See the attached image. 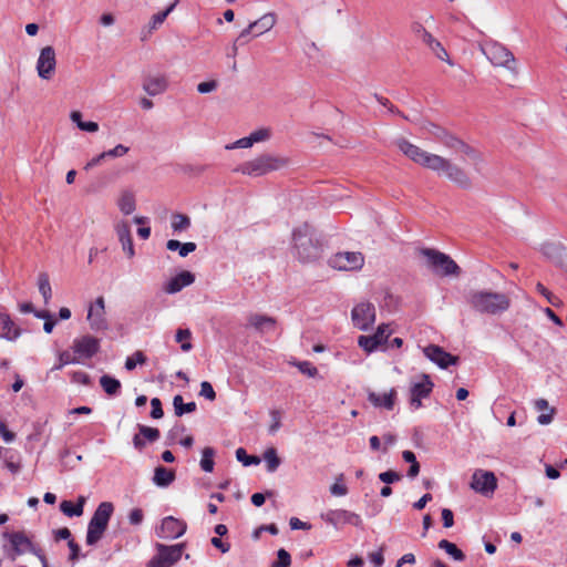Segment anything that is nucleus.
I'll use <instances>...</instances> for the list:
<instances>
[{
	"label": "nucleus",
	"instance_id": "f257e3e1",
	"mask_svg": "<svg viewBox=\"0 0 567 567\" xmlns=\"http://www.w3.org/2000/svg\"><path fill=\"white\" fill-rule=\"evenodd\" d=\"M465 299L470 308L480 315L501 316L511 307V299L506 293L488 289L470 290Z\"/></svg>",
	"mask_w": 567,
	"mask_h": 567
},
{
	"label": "nucleus",
	"instance_id": "f03ea898",
	"mask_svg": "<svg viewBox=\"0 0 567 567\" xmlns=\"http://www.w3.org/2000/svg\"><path fill=\"white\" fill-rule=\"evenodd\" d=\"M322 248L315 236V229L308 223L292 230V254L303 264L313 262L321 256Z\"/></svg>",
	"mask_w": 567,
	"mask_h": 567
},
{
	"label": "nucleus",
	"instance_id": "7ed1b4c3",
	"mask_svg": "<svg viewBox=\"0 0 567 567\" xmlns=\"http://www.w3.org/2000/svg\"><path fill=\"white\" fill-rule=\"evenodd\" d=\"M289 163V158L285 156L264 153L250 161L244 162L235 168V172L250 177H260L271 172L282 169L287 167Z\"/></svg>",
	"mask_w": 567,
	"mask_h": 567
},
{
	"label": "nucleus",
	"instance_id": "20e7f679",
	"mask_svg": "<svg viewBox=\"0 0 567 567\" xmlns=\"http://www.w3.org/2000/svg\"><path fill=\"white\" fill-rule=\"evenodd\" d=\"M114 507L110 502L101 503L87 525L86 544L94 546L104 535Z\"/></svg>",
	"mask_w": 567,
	"mask_h": 567
},
{
	"label": "nucleus",
	"instance_id": "39448f33",
	"mask_svg": "<svg viewBox=\"0 0 567 567\" xmlns=\"http://www.w3.org/2000/svg\"><path fill=\"white\" fill-rule=\"evenodd\" d=\"M482 53L494 66L506 68L516 73V61L514 54L502 43L488 41L481 45Z\"/></svg>",
	"mask_w": 567,
	"mask_h": 567
},
{
	"label": "nucleus",
	"instance_id": "423d86ee",
	"mask_svg": "<svg viewBox=\"0 0 567 567\" xmlns=\"http://www.w3.org/2000/svg\"><path fill=\"white\" fill-rule=\"evenodd\" d=\"M420 254L426 259L427 266L441 276H458L461 274L458 265L441 251L423 248Z\"/></svg>",
	"mask_w": 567,
	"mask_h": 567
},
{
	"label": "nucleus",
	"instance_id": "0eeeda50",
	"mask_svg": "<svg viewBox=\"0 0 567 567\" xmlns=\"http://www.w3.org/2000/svg\"><path fill=\"white\" fill-rule=\"evenodd\" d=\"M157 554L147 561L146 567H173L182 557L185 543L176 545L155 544Z\"/></svg>",
	"mask_w": 567,
	"mask_h": 567
},
{
	"label": "nucleus",
	"instance_id": "6e6552de",
	"mask_svg": "<svg viewBox=\"0 0 567 567\" xmlns=\"http://www.w3.org/2000/svg\"><path fill=\"white\" fill-rule=\"evenodd\" d=\"M364 264V257L361 252L355 251H344L338 252L333 255L329 259V265L337 269L343 271H352L361 269Z\"/></svg>",
	"mask_w": 567,
	"mask_h": 567
},
{
	"label": "nucleus",
	"instance_id": "1a4fd4ad",
	"mask_svg": "<svg viewBox=\"0 0 567 567\" xmlns=\"http://www.w3.org/2000/svg\"><path fill=\"white\" fill-rule=\"evenodd\" d=\"M471 488L484 496H491L497 488V478L493 472L476 470L472 475Z\"/></svg>",
	"mask_w": 567,
	"mask_h": 567
},
{
	"label": "nucleus",
	"instance_id": "9d476101",
	"mask_svg": "<svg viewBox=\"0 0 567 567\" xmlns=\"http://www.w3.org/2000/svg\"><path fill=\"white\" fill-rule=\"evenodd\" d=\"M351 319L358 329L367 331L375 321V307L364 301L358 303L351 311Z\"/></svg>",
	"mask_w": 567,
	"mask_h": 567
},
{
	"label": "nucleus",
	"instance_id": "9b49d317",
	"mask_svg": "<svg viewBox=\"0 0 567 567\" xmlns=\"http://www.w3.org/2000/svg\"><path fill=\"white\" fill-rule=\"evenodd\" d=\"M86 319L89 320L90 328L93 331H105L109 329L105 311V300L102 296L97 297L95 301L90 305Z\"/></svg>",
	"mask_w": 567,
	"mask_h": 567
},
{
	"label": "nucleus",
	"instance_id": "f8f14e48",
	"mask_svg": "<svg viewBox=\"0 0 567 567\" xmlns=\"http://www.w3.org/2000/svg\"><path fill=\"white\" fill-rule=\"evenodd\" d=\"M321 518L336 528L344 524H351L357 527H362L363 525L362 519L358 514L346 509H330L321 514Z\"/></svg>",
	"mask_w": 567,
	"mask_h": 567
},
{
	"label": "nucleus",
	"instance_id": "ddd939ff",
	"mask_svg": "<svg viewBox=\"0 0 567 567\" xmlns=\"http://www.w3.org/2000/svg\"><path fill=\"white\" fill-rule=\"evenodd\" d=\"M4 537H8L13 554L11 555V559L14 560L17 556L29 551L33 555H39L41 548L37 547L32 542L24 535L22 532H13V533H4Z\"/></svg>",
	"mask_w": 567,
	"mask_h": 567
},
{
	"label": "nucleus",
	"instance_id": "4468645a",
	"mask_svg": "<svg viewBox=\"0 0 567 567\" xmlns=\"http://www.w3.org/2000/svg\"><path fill=\"white\" fill-rule=\"evenodd\" d=\"M392 331L389 324L382 323L378 327L377 332L371 336H360L358 338V344L365 352L371 353L377 350L381 344L388 341V338Z\"/></svg>",
	"mask_w": 567,
	"mask_h": 567
},
{
	"label": "nucleus",
	"instance_id": "2eb2a0df",
	"mask_svg": "<svg viewBox=\"0 0 567 567\" xmlns=\"http://www.w3.org/2000/svg\"><path fill=\"white\" fill-rule=\"evenodd\" d=\"M186 524L173 516H167L162 520V524L156 534L163 539H176L183 536L186 532Z\"/></svg>",
	"mask_w": 567,
	"mask_h": 567
},
{
	"label": "nucleus",
	"instance_id": "dca6fc26",
	"mask_svg": "<svg viewBox=\"0 0 567 567\" xmlns=\"http://www.w3.org/2000/svg\"><path fill=\"white\" fill-rule=\"evenodd\" d=\"M424 355L439 365L441 369H446L458 362V357L446 352L442 347L430 344L423 349Z\"/></svg>",
	"mask_w": 567,
	"mask_h": 567
},
{
	"label": "nucleus",
	"instance_id": "f3484780",
	"mask_svg": "<svg viewBox=\"0 0 567 567\" xmlns=\"http://www.w3.org/2000/svg\"><path fill=\"white\" fill-rule=\"evenodd\" d=\"M55 64L56 60L54 49L50 45L42 48L37 62V71L39 76L43 80L51 79L55 70Z\"/></svg>",
	"mask_w": 567,
	"mask_h": 567
},
{
	"label": "nucleus",
	"instance_id": "a211bd4d",
	"mask_svg": "<svg viewBox=\"0 0 567 567\" xmlns=\"http://www.w3.org/2000/svg\"><path fill=\"white\" fill-rule=\"evenodd\" d=\"M73 352L79 359H91L100 350V340L92 336H84L73 341Z\"/></svg>",
	"mask_w": 567,
	"mask_h": 567
},
{
	"label": "nucleus",
	"instance_id": "6ab92c4d",
	"mask_svg": "<svg viewBox=\"0 0 567 567\" xmlns=\"http://www.w3.org/2000/svg\"><path fill=\"white\" fill-rule=\"evenodd\" d=\"M423 381L412 384L410 393V404L413 409H420L422 406L421 400L427 398L434 386L427 374L422 375Z\"/></svg>",
	"mask_w": 567,
	"mask_h": 567
},
{
	"label": "nucleus",
	"instance_id": "aec40b11",
	"mask_svg": "<svg viewBox=\"0 0 567 567\" xmlns=\"http://www.w3.org/2000/svg\"><path fill=\"white\" fill-rule=\"evenodd\" d=\"M168 82L163 74H147L143 78V90L151 96L164 93Z\"/></svg>",
	"mask_w": 567,
	"mask_h": 567
},
{
	"label": "nucleus",
	"instance_id": "412c9836",
	"mask_svg": "<svg viewBox=\"0 0 567 567\" xmlns=\"http://www.w3.org/2000/svg\"><path fill=\"white\" fill-rule=\"evenodd\" d=\"M277 320L260 313H250L247 317V327L255 329L259 333H267L275 330Z\"/></svg>",
	"mask_w": 567,
	"mask_h": 567
},
{
	"label": "nucleus",
	"instance_id": "4be33fe9",
	"mask_svg": "<svg viewBox=\"0 0 567 567\" xmlns=\"http://www.w3.org/2000/svg\"><path fill=\"white\" fill-rule=\"evenodd\" d=\"M444 174L447 179L456 184L458 187L463 189L472 188V179L468 174L452 162H449Z\"/></svg>",
	"mask_w": 567,
	"mask_h": 567
},
{
	"label": "nucleus",
	"instance_id": "5701e85b",
	"mask_svg": "<svg viewBox=\"0 0 567 567\" xmlns=\"http://www.w3.org/2000/svg\"><path fill=\"white\" fill-rule=\"evenodd\" d=\"M542 252L556 266L560 268L566 267V251L563 245L557 243H546L542 247Z\"/></svg>",
	"mask_w": 567,
	"mask_h": 567
},
{
	"label": "nucleus",
	"instance_id": "b1692460",
	"mask_svg": "<svg viewBox=\"0 0 567 567\" xmlns=\"http://www.w3.org/2000/svg\"><path fill=\"white\" fill-rule=\"evenodd\" d=\"M195 281V276L188 270H183L173 277L164 287V291L174 295L179 292L183 288L190 286Z\"/></svg>",
	"mask_w": 567,
	"mask_h": 567
},
{
	"label": "nucleus",
	"instance_id": "393cba45",
	"mask_svg": "<svg viewBox=\"0 0 567 567\" xmlns=\"http://www.w3.org/2000/svg\"><path fill=\"white\" fill-rule=\"evenodd\" d=\"M396 146L405 156H408L410 159H412L413 162H415L420 165H422L423 159L425 158L426 153H427V152L423 151L422 148H420L419 146L410 143L409 141H406L404 138L398 140Z\"/></svg>",
	"mask_w": 567,
	"mask_h": 567
},
{
	"label": "nucleus",
	"instance_id": "a878e982",
	"mask_svg": "<svg viewBox=\"0 0 567 567\" xmlns=\"http://www.w3.org/2000/svg\"><path fill=\"white\" fill-rule=\"evenodd\" d=\"M20 336V329L6 312L0 311V338L14 341Z\"/></svg>",
	"mask_w": 567,
	"mask_h": 567
},
{
	"label": "nucleus",
	"instance_id": "bb28decb",
	"mask_svg": "<svg viewBox=\"0 0 567 567\" xmlns=\"http://www.w3.org/2000/svg\"><path fill=\"white\" fill-rule=\"evenodd\" d=\"M116 234L118 236V240L122 244L123 250L126 252L128 258H132L135 255L133 239L131 236V228L126 221H122L116 225Z\"/></svg>",
	"mask_w": 567,
	"mask_h": 567
},
{
	"label": "nucleus",
	"instance_id": "cd10ccee",
	"mask_svg": "<svg viewBox=\"0 0 567 567\" xmlns=\"http://www.w3.org/2000/svg\"><path fill=\"white\" fill-rule=\"evenodd\" d=\"M396 396V391L391 389L388 393L382 395L377 394L375 392H369L368 400L377 408H384L386 410H392L394 406Z\"/></svg>",
	"mask_w": 567,
	"mask_h": 567
},
{
	"label": "nucleus",
	"instance_id": "c85d7f7f",
	"mask_svg": "<svg viewBox=\"0 0 567 567\" xmlns=\"http://www.w3.org/2000/svg\"><path fill=\"white\" fill-rule=\"evenodd\" d=\"M277 22V16L274 12H268L264 14L258 20L250 23V29H254L255 37H259L268 31H270Z\"/></svg>",
	"mask_w": 567,
	"mask_h": 567
},
{
	"label": "nucleus",
	"instance_id": "c756f323",
	"mask_svg": "<svg viewBox=\"0 0 567 567\" xmlns=\"http://www.w3.org/2000/svg\"><path fill=\"white\" fill-rule=\"evenodd\" d=\"M534 406L537 411L543 412L537 416V422L540 425H548L549 423H551L555 414V409L549 406L547 400L537 399L534 402Z\"/></svg>",
	"mask_w": 567,
	"mask_h": 567
},
{
	"label": "nucleus",
	"instance_id": "7c9ffc66",
	"mask_svg": "<svg viewBox=\"0 0 567 567\" xmlns=\"http://www.w3.org/2000/svg\"><path fill=\"white\" fill-rule=\"evenodd\" d=\"M175 481V471L158 465L154 470L153 482L159 487H167Z\"/></svg>",
	"mask_w": 567,
	"mask_h": 567
},
{
	"label": "nucleus",
	"instance_id": "2f4dec72",
	"mask_svg": "<svg viewBox=\"0 0 567 567\" xmlns=\"http://www.w3.org/2000/svg\"><path fill=\"white\" fill-rule=\"evenodd\" d=\"M449 162H450L449 159H446L440 155L426 153V156L423 159L422 166H424L429 169H432L434 172H443L444 173Z\"/></svg>",
	"mask_w": 567,
	"mask_h": 567
},
{
	"label": "nucleus",
	"instance_id": "473e14b6",
	"mask_svg": "<svg viewBox=\"0 0 567 567\" xmlns=\"http://www.w3.org/2000/svg\"><path fill=\"white\" fill-rule=\"evenodd\" d=\"M84 504H85L84 496H80L78 498L76 505H73L72 502H70V501H63L60 504V511L69 517L81 516L83 514Z\"/></svg>",
	"mask_w": 567,
	"mask_h": 567
},
{
	"label": "nucleus",
	"instance_id": "72a5a7b5",
	"mask_svg": "<svg viewBox=\"0 0 567 567\" xmlns=\"http://www.w3.org/2000/svg\"><path fill=\"white\" fill-rule=\"evenodd\" d=\"M117 205L123 214H132L136 208L134 194L128 190L123 192L118 198Z\"/></svg>",
	"mask_w": 567,
	"mask_h": 567
},
{
	"label": "nucleus",
	"instance_id": "f704fd0d",
	"mask_svg": "<svg viewBox=\"0 0 567 567\" xmlns=\"http://www.w3.org/2000/svg\"><path fill=\"white\" fill-rule=\"evenodd\" d=\"M100 384L109 395H116L121 390V382L107 374L100 378Z\"/></svg>",
	"mask_w": 567,
	"mask_h": 567
},
{
	"label": "nucleus",
	"instance_id": "c9c22d12",
	"mask_svg": "<svg viewBox=\"0 0 567 567\" xmlns=\"http://www.w3.org/2000/svg\"><path fill=\"white\" fill-rule=\"evenodd\" d=\"M437 546L440 549L445 550L454 560L463 561L465 559L464 553L455 544L446 539L440 540Z\"/></svg>",
	"mask_w": 567,
	"mask_h": 567
},
{
	"label": "nucleus",
	"instance_id": "e433bc0d",
	"mask_svg": "<svg viewBox=\"0 0 567 567\" xmlns=\"http://www.w3.org/2000/svg\"><path fill=\"white\" fill-rule=\"evenodd\" d=\"M174 411L177 416H182L185 413H192L196 410L195 402L184 403L182 395L177 394L173 399Z\"/></svg>",
	"mask_w": 567,
	"mask_h": 567
},
{
	"label": "nucleus",
	"instance_id": "4c0bfd02",
	"mask_svg": "<svg viewBox=\"0 0 567 567\" xmlns=\"http://www.w3.org/2000/svg\"><path fill=\"white\" fill-rule=\"evenodd\" d=\"M215 450L213 447H205L202 452L200 467L204 472L210 473L214 470Z\"/></svg>",
	"mask_w": 567,
	"mask_h": 567
},
{
	"label": "nucleus",
	"instance_id": "58836bf2",
	"mask_svg": "<svg viewBox=\"0 0 567 567\" xmlns=\"http://www.w3.org/2000/svg\"><path fill=\"white\" fill-rule=\"evenodd\" d=\"M38 286H39V291H40V293L42 295V297L44 299V303H48L50 298H51V295H52L51 285H50V281H49L48 274L41 272L39 275Z\"/></svg>",
	"mask_w": 567,
	"mask_h": 567
},
{
	"label": "nucleus",
	"instance_id": "ea45409f",
	"mask_svg": "<svg viewBox=\"0 0 567 567\" xmlns=\"http://www.w3.org/2000/svg\"><path fill=\"white\" fill-rule=\"evenodd\" d=\"M172 219V228L174 231L186 230L190 226V218L187 215L175 213Z\"/></svg>",
	"mask_w": 567,
	"mask_h": 567
},
{
	"label": "nucleus",
	"instance_id": "a19ab883",
	"mask_svg": "<svg viewBox=\"0 0 567 567\" xmlns=\"http://www.w3.org/2000/svg\"><path fill=\"white\" fill-rule=\"evenodd\" d=\"M192 337V332L188 329H178L176 331L175 340L176 342H181V349L184 352H188L192 350L193 346L188 341Z\"/></svg>",
	"mask_w": 567,
	"mask_h": 567
},
{
	"label": "nucleus",
	"instance_id": "79ce46f5",
	"mask_svg": "<svg viewBox=\"0 0 567 567\" xmlns=\"http://www.w3.org/2000/svg\"><path fill=\"white\" fill-rule=\"evenodd\" d=\"M264 460L267 463L268 472H275L280 465V458L277 455V452L274 447L268 449L264 453Z\"/></svg>",
	"mask_w": 567,
	"mask_h": 567
},
{
	"label": "nucleus",
	"instance_id": "37998d69",
	"mask_svg": "<svg viewBox=\"0 0 567 567\" xmlns=\"http://www.w3.org/2000/svg\"><path fill=\"white\" fill-rule=\"evenodd\" d=\"M138 432L143 436L145 441L153 443L159 439V431L156 427L146 426L143 424H138Z\"/></svg>",
	"mask_w": 567,
	"mask_h": 567
},
{
	"label": "nucleus",
	"instance_id": "c03bdc74",
	"mask_svg": "<svg viewBox=\"0 0 567 567\" xmlns=\"http://www.w3.org/2000/svg\"><path fill=\"white\" fill-rule=\"evenodd\" d=\"M177 3L178 0H175L171 6L166 8V10L154 14L151 20V29H156L158 25H161L167 16L174 10Z\"/></svg>",
	"mask_w": 567,
	"mask_h": 567
},
{
	"label": "nucleus",
	"instance_id": "a18cd8bd",
	"mask_svg": "<svg viewBox=\"0 0 567 567\" xmlns=\"http://www.w3.org/2000/svg\"><path fill=\"white\" fill-rule=\"evenodd\" d=\"M236 457L239 462H241L245 466L257 465L260 463V458L257 456H249L245 449L239 447L236 450Z\"/></svg>",
	"mask_w": 567,
	"mask_h": 567
},
{
	"label": "nucleus",
	"instance_id": "49530a36",
	"mask_svg": "<svg viewBox=\"0 0 567 567\" xmlns=\"http://www.w3.org/2000/svg\"><path fill=\"white\" fill-rule=\"evenodd\" d=\"M277 557H278L277 560L274 561L270 567H290L291 557H290V554L286 549L280 548L277 551Z\"/></svg>",
	"mask_w": 567,
	"mask_h": 567
},
{
	"label": "nucleus",
	"instance_id": "de8ad7c7",
	"mask_svg": "<svg viewBox=\"0 0 567 567\" xmlns=\"http://www.w3.org/2000/svg\"><path fill=\"white\" fill-rule=\"evenodd\" d=\"M536 290L543 295L547 301L553 305L554 307H559L561 305V301L558 297L554 296L543 284L538 282L536 285Z\"/></svg>",
	"mask_w": 567,
	"mask_h": 567
},
{
	"label": "nucleus",
	"instance_id": "09e8293b",
	"mask_svg": "<svg viewBox=\"0 0 567 567\" xmlns=\"http://www.w3.org/2000/svg\"><path fill=\"white\" fill-rule=\"evenodd\" d=\"M59 364L55 367V369H61L63 365L72 364V363H79L80 359L78 354H72L70 351H63L59 354Z\"/></svg>",
	"mask_w": 567,
	"mask_h": 567
},
{
	"label": "nucleus",
	"instance_id": "8fccbe9b",
	"mask_svg": "<svg viewBox=\"0 0 567 567\" xmlns=\"http://www.w3.org/2000/svg\"><path fill=\"white\" fill-rule=\"evenodd\" d=\"M456 152H461L464 155H466L470 159L474 161L475 163H478L482 161L480 153L474 150L472 146L466 144L464 141L461 144L460 148H457Z\"/></svg>",
	"mask_w": 567,
	"mask_h": 567
},
{
	"label": "nucleus",
	"instance_id": "3c124183",
	"mask_svg": "<svg viewBox=\"0 0 567 567\" xmlns=\"http://www.w3.org/2000/svg\"><path fill=\"white\" fill-rule=\"evenodd\" d=\"M146 361V357L142 351H136L132 357H128L125 361V368L127 370L135 369L137 363L143 364Z\"/></svg>",
	"mask_w": 567,
	"mask_h": 567
},
{
	"label": "nucleus",
	"instance_id": "603ef678",
	"mask_svg": "<svg viewBox=\"0 0 567 567\" xmlns=\"http://www.w3.org/2000/svg\"><path fill=\"white\" fill-rule=\"evenodd\" d=\"M343 481V474H340L336 478V483L331 485L330 493L334 496H344L348 493V488L341 482Z\"/></svg>",
	"mask_w": 567,
	"mask_h": 567
},
{
	"label": "nucleus",
	"instance_id": "864d4df0",
	"mask_svg": "<svg viewBox=\"0 0 567 567\" xmlns=\"http://www.w3.org/2000/svg\"><path fill=\"white\" fill-rule=\"evenodd\" d=\"M441 143H443L449 148L457 151V148H460L463 141L446 131Z\"/></svg>",
	"mask_w": 567,
	"mask_h": 567
},
{
	"label": "nucleus",
	"instance_id": "5fc2aeb1",
	"mask_svg": "<svg viewBox=\"0 0 567 567\" xmlns=\"http://www.w3.org/2000/svg\"><path fill=\"white\" fill-rule=\"evenodd\" d=\"M423 128L430 133L431 135H433L437 141L442 142L443 140V136L445 135L446 133V130L443 128V127H440L433 123H426L423 125Z\"/></svg>",
	"mask_w": 567,
	"mask_h": 567
},
{
	"label": "nucleus",
	"instance_id": "6e6d98bb",
	"mask_svg": "<svg viewBox=\"0 0 567 567\" xmlns=\"http://www.w3.org/2000/svg\"><path fill=\"white\" fill-rule=\"evenodd\" d=\"M271 423L269 425V433L275 434L281 427V411L271 410L270 411Z\"/></svg>",
	"mask_w": 567,
	"mask_h": 567
},
{
	"label": "nucleus",
	"instance_id": "4d7b16f0",
	"mask_svg": "<svg viewBox=\"0 0 567 567\" xmlns=\"http://www.w3.org/2000/svg\"><path fill=\"white\" fill-rule=\"evenodd\" d=\"M430 50L435 54L437 59L447 62L450 65L453 64L449 56V53L446 52V50L444 49L440 41L434 43V45Z\"/></svg>",
	"mask_w": 567,
	"mask_h": 567
},
{
	"label": "nucleus",
	"instance_id": "13d9d810",
	"mask_svg": "<svg viewBox=\"0 0 567 567\" xmlns=\"http://www.w3.org/2000/svg\"><path fill=\"white\" fill-rule=\"evenodd\" d=\"M401 478L402 475L392 470L379 474V480L385 484H393L399 482Z\"/></svg>",
	"mask_w": 567,
	"mask_h": 567
},
{
	"label": "nucleus",
	"instance_id": "bf43d9fd",
	"mask_svg": "<svg viewBox=\"0 0 567 567\" xmlns=\"http://www.w3.org/2000/svg\"><path fill=\"white\" fill-rule=\"evenodd\" d=\"M252 143L265 142L270 138L271 132L269 128H259L249 134Z\"/></svg>",
	"mask_w": 567,
	"mask_h": 567
},
{
	"label": "nucleus",
	"instance_id": "052dcab7",
	"mask_svg": "<svg viewBox=\"0 0 567 567\" xmlns=\"http://www.w3.org/2000/svg\"><path fill=\"white\" fill-rule=\"evenodd\" d=\"M199 395L206 398L209 401H214L216 399V392L208 381H203L200 383Z\"/></svg>",
	"mask_w": 567,
	"mask_h": 567
},
{
	"label": "nucleus",
	"instance_id": "680f3d73",
	"mask_svg": "<svg viewBox=\"0 0 567 567\" xmlns=\"http://www.w3.org/2000/svg\"><path fill=\"white\" fill-rule=\"evenodd\" d=\"M151 406H152L151 416L153 419L163 417L164 412H163V408H162V402L158 398H153L151 400Z\"/></svg>",
	"mask_w": 567,
	"mask_h": 567
},
{
	"label": "nucleus",
	"instance_id": "e2e57ef3",
	"mask_svg": "<svg viewBox=\"0 0 567 567\" xmlns=\"http://www.w3.org/2000/svg\"><path fill=\"white\" fill-rule=\"evenodd\" d=\"M252 145H254L252 140H251L250 135H248L246 137L237 140L236 142H234L230 145H227L226 148L227 150L248 148V147H251Z\"/></svg>",
	"mask_w": 567,
	"mask_h": 567
},
{
	"label": "nucleus",
	"instance_id": "0e129e2a",
	"mask_svg": "<svg viewBox=\"0 0 567 567\" xmlns=\"http://www.w3.org/2000/svg\"><path fill=\"white\" fill-rule=\"evenodd\" d=\"M217 86H218V82L216 80H212V81L199 83L197 85V91L200 94H207V93L215 91L217 89Z\"/></svg>",
	"mask_w": 567,
	"mask_h": 567
},
{
	"label": "nucleus",
	"instance_id": "69168bd1",
	"mask_svg": "<svg viewBox=\"0 0 567 567\" xmlns=\"http://www.w3.org/2000/svg\"><path fill=\"white\" fill-rule=\"evenodd\" d=\"M127 152H128L127 146H125L123 144H118L114 148L105 151L104 153L107 158V157H121V156H124Z\"/></svg>",
	"mask_w": 567,
	"mask_h": 567
},
{
	"label": "nucleus",
	"instance_id": "338daca9",
	"mask_svg": "<svg viewBox=\"0 0 567 567\" xmlns=\"http://www.w3.org/2000/svg\"><path fill=\"white\" fill-rule=\"evenodd\" d=\"M298 368L299 370L303 373V374H307L308 377H316L318 374V370L316 367H313L310 362L308 361H303V362H300L298 364Z\"/></svg>",
	"mask_w": 567,
	"mask_h": 567
},
{
	"label": "nucleus",
	"instance_id": "774afa93",
	"mask_svg": "<svg viewBox=\"0 0 567 567\" xmlns=\"http://www.w3.org/2000/svg\"><path fill=\"white\" fill-rule=\"evenodd\" d=\"M144 519V514L141 508H133L128 514V520L132 525H140Z\"/></svg>",
	"mask_w": 567,
	"mask_h": 567
}]
</instances>
